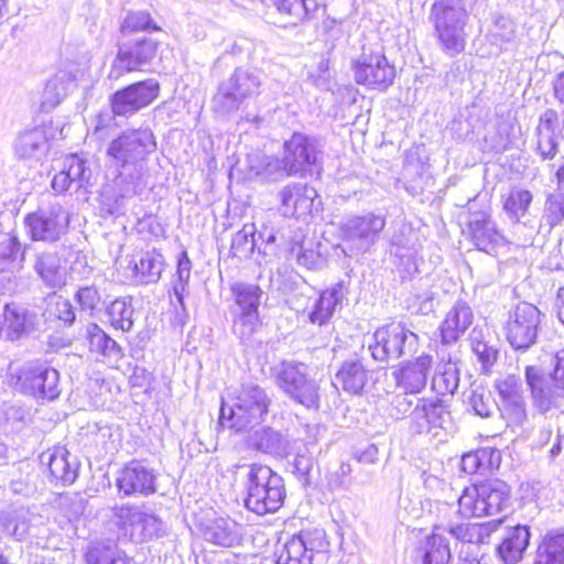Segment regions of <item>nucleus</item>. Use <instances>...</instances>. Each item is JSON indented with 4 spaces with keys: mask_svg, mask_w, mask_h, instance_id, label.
<instances>
[{
    "mask_svg": "<svg viewBox=\"0 0 564 564\" xmlns=\"http://www.w3.org/2000/svg\"><path fill=\"white\" fill-rule=\"evenodd\" d=\"M160 26L152 20L147 11L128 12L121 24V32L132 33L139 31H159Z\"/></svg>",
    "mask_w": 564,
    "mask_h": 564,
    "instance_id": "56",
    "label": "nucleus"
},
{
    "mask_svg": "<svg viewBox=\"0 0 564 564\" xmlns=\"http://www.w3.org/2000/svg\"><path fill=\"white\" fill-rule=\"evenodd\" d=\"M343 289V282H338L321 293L308 315V319L312 324L323 326L330 321L336 307L344 299Z\"/></svg>",
    "mask_w": 564,
    "mask_h": 564,
    "instance_id": "36",
    "label": "nucleus"
},
{
    "mask_svg": "<svg viewBox=\"0 0 564 564\" xmlns=\"http://www.w3.org/2000/svg\"><path fill=\"white\" fill-rule=\"evenodd\" d=\"M257 227L254 224H246L237 231L231 240V252L239 259H248L257 249L261 251V245H258L256 238Z\"/></svg>",
    "mask_w": 564,
    "mask_h": 564,
    "instance_id": "47",
    "label": "nucleus"
},
{
    "mask_svg": "<svg viewBox=\"0 0 564 564\" xmlns=\"http://www.w3.org/2000/svg\"><path fill=\"white\" fill-rule=\"evenodd\" d=\"M386 227V219L372 213L352 216L343 223L340 231L346 242L352 243L359 251H367L378 240Z\"/></svg>",
    "mask_w": 564,
    "mask_h": 564,
    "instance_id": "17",
    "label": "nucleus"
},
{
    "mask_svg": "<svg viewBox=\"0 0 564 564\" xmlns=\"http://www.w3.org/2000/svg\"><path fill=\"white\" fill-rule=\"evenodd\" d=\"M46 312L48 317L55 318L69 327L76 319L75 310L69 300L63 296H53L50 299Z\"/></svg>",
    "mask_w": 564,
    "mask_h": 564,
    "instance_id": "55",
    "label": "nucleus"
},
{
    "mask_svg": "<svg viewBox=\"0 0 564 564\" xmlns=\"http://www.w3.org/2000/svg\"><path fill=\"white\" fill-rule=\"evenodd\" d=\"M541 324L540 310L528 302L518 303L505 323L507 341L516 350H527L535 344Z\"/></svg>",
    "mask_w": 564,
    "mask_h": 564,
    "instance_id": "11",
    "label": "nucleus"
},
{
    "mask_svg": "<svg viewBox=\"0 0 564 564\" xmlns=\"http://www.w3.org/2000/svg\"><path fill=\"white\" fill-rule=\"evenodd\" d=\"M273 371L274 383L291 400L306 409H318L319 386L308 375L305 364L284 360Z\"/></svg>",
    "mask_w": 564,
    "mask_h": 564,
    "instance_id": "7",
    "label": "nucleus"
},
{
    "mask_svg": "<svg viewBox=\"0 0 564 564\" xmlns=\"http://www.w3.org/2000/svg\"><path fill=\"white\" fill-rule=\"evenodd\" d=\"M296 262L310 270H319L325 267L326 258L317 250L313 241L294 242L290 249Z\"/></svg>",
    "mask_w": 564,
    "mask_h": 564,
    "instance_id": "48",
    "label": "nucleus"
},
{
    "mask_svg": "<svg viewBox=\"0 0 564 564\" xmlns=\"http://www.w3.org/2000/svg\"><path fill=\"white\" fill-rule=\"evenodd\" d=\"M511 489L500 479H488L466 487L458 499V512L465 518L491 517L510 509Z\"/></svg>",
    "mask_w": 564,
    "mask_h": 564,
    "instance_id": "5",
    "label": "nucleus"
},
{
    "mask_svg": "<svg viewBox=\"0 0 564 564\" xmlns=\"http://www.w3.org/2000/svg\"><path fill=\"white\" fill-rule=\"evenodd\" d=\"M160 89L154 78L130 84L110 96V107L119 117H131L151 105L159 97Z\"/></svg>",
    "mask_w": 564,
    "mask_h": 564,
    "instance_id": "16",
    "label": "nucleus"
},
{
    "mask_svg": "<svg viewBox=\"0 0 564 564\" xmlns=\"http://www.w3.org/2000/svg\"><path fill=\"white\" fill-rule=\"evenodd\" d=\"M89 345L93 351L101 354L105 358L118 361L123 357L120 345L107 335L97 324L88 327Z\"/></svg>",
    "mask_w": 564,
    "mask_h": 564,
    "instance_id": "46",
    "label": "nucleus"
},
{
    "mask_svg": "<svg viewBox=\"0 0 564 564\" xmlns=\"http://www.w3.org/2000/svg\"><path fill=\"white\" fill-rule=\"evenodd\" d=\"M191 270H192V262L188 258V254L186 251H182L178 256L177 260V270H176V276L177 282L173 285V291L176 296L177 302L183 306V300H184V292L186 289V285L188 283L189 276H191Z\"/></svg>",
    "mask_w": 564,
    "mask_h": 564,
    "instance_id": "57",
    "label": "nucleus"
},
{
    "mask_svg": "<svg viewBox=\"0 0 564 564\" xmlns=\"http://www.w3.org/2000/svg\"><path fill=\"white\" fill-rule=\"evenodd\" d=\"M267 14L280 28H293L308 20L316 8L314 0H268Z\"/></svg>",
    "mask_w": 564,
    "mask_h": 564,
    "instance_id": "20",
    "label": "nucleus"
},
{
    "mask_svg": "<svg viewBox=\"0 0 564 564\" xmlns=\"http://www.w3.org/2000/svg\"><path fill=\"white\" fill-rule=\"evenodd\" d=\"M250 448L271 456H283L289 446L285 436L268 426L253 431L248 437Z\"/></svg>",
    "mask_w": 564,
    "mask_h": 564,
    "instance_id": "35",
    "label": "nucleus"
},
{
    "mask_svg": "<svg viewBox=\"0 0 564 564\" xmlns=\"http://www.w3.org/2000/svg\"><path fill=\"white\" fill-rule=\"evenodd\" d=\"M500 413L508 427L512 432L524 431L528 422L527 403L524 399L513 401H502Z\"/></svg>",
    "mask_w": 564,
    "mask_h": 564,
    "instance_id": "51",
    "label": "nucleus"
},
{
    "mask_svg": "<svg viewBox=\"0 0 564 564\" xmlns=\"http://www.w3.org/2000/svg\"><path fill=\"white\" fill-rule=\"evenodd\" d=\"M500 463V452L492 447H481L462 456L460 467L466 474L473 475L481 470L497 468Z\"/></svg>",
    "mask_w": 564,
    "mask_h": 564,
    "instance_id": "40",
    "label": "nucleus"
},
{
    "mask_svg": "<svg viewBox=\"0 0 564 564\" xmlns=\"http://www.w3.org/2000/svg\"><path fill=\"white\" fill-rule=\"evenodd\" d=\"M368 381V370L360 360L345 361L335 375L333 384L350 394H359Z\"/></svg>",
    "mask_w": 564,
    "mask_h": 564,
    "instance_id": "32",
    "label": "nucleus"
},
{
    "mask_svg": "<svg viewBox=\"0 0 564 564\" xmlns=\"http://www.w3.org/2000/svg\"><path fill=\"white\" fill-rule=\"evenodd\" d=\"M459 386V369L457 362L448 359L440 365L432 378V389L440 395H453Z\"/></svg>",
    "mask_w": 564,
    "mask_h": 564,
    "instance_id": "45",
    "label": "nucleus"
},
{
    "mask_svg": "<svg viewBox=\"0 0 564 564\" xmlns=\"http://www.w3.org/2000/svg\"><path fill=\"white\" fill-rule=\"evenodd\" d=\"M419 552L421 564H448L452 558L448 540L440 532H433Z\"/></svg>",
    "mask_w": 564,
    "mask_h": 564,
    "instance_id": "43",
    "label": "nucleus"
},
{
    "mask_svg": "<svg viewBox=\"0 0 564 564\" xmlns=\"http://www.w3.org/2000/svg\"><path fill=\"white\" fill-rule=\"evenodd\" d=\"M164 267L163 256L154 250L145 252L135 263V271L142 275L144 283L159 281Z\"/></svg>",
    "mask_w": 564,
    "mask_h": 564,
    "instance_id": "53",
    "label": "nucleus"
},
{
    "mask_svg": "<svg viewBox=\"0 0 564 564\" xmlns=\"http://www.w3.org/2000/svg\"><path fill=\"white\" fill-rule=\"evenodd\" d=\"M409 393L395 394L390 403L389 415L395 420L403 419L409 415L411 419V412L414 408V402L408 397Z\"/></svg>",
    "mask_w": 564,
    "mask_h": 564,
    "instance_id": "63",
    "label": "nucleus"
},
{
    "mask_svg": "<svg viewBox=\"0 0 564 564\" xmlns=\"http://www.w3.org/2000/svg\"><path fill=\"white\" fill-rule=\"evenodd\" d=\"M431 366L432 357L423 354L414 361L401 364L392 371V377L398 388L405 393L416 394L425 388Z\"/></svg>",
    "mask_w": 564,
    "mask_h": 564,
    "instance_id": "24",
    "label": "nucleus"
},
{
    "mask_svg": "<svg viewBox=\"0 0 564 564\" xmlns=\"http://www.w3.org/2000/svg\"><path fill=\"white\" fill-rule=\"evenodd\" d=\"M50 150L46 132L41 127L21 132L14 142L15 155L21 160L40 161Z\"/></svg>",
    "mask_w": 564,
    "mask_h": 564,
    "instance_id": "29",
    "label": "nucleus"
},
{
    "mask_svg": "<svg viewBox=\"0 0 564 564\" xmlns=\"http://www.w3.org/2000/svg\"><path fill=\"white\" fill-rule=\"evenodd\" d=\"M352 69L359 85L380 91L391 86L395 78V68L386 55L381 52H367L366 48L354 62Z\"/></svg>",
    "mask_w": 564,
    "mask_h": 564,
    "instance_id": "15",
    "label": "nucleus"
},
{
    "mask_svg": "<svg viewBox=\"0 0 564 564\" xmlns=\"http://www.w3.org/2000/svg\"><path fill=\"white\" fill-rule=\"evenodd\" d=\"M75 300L83 312L94 315L100 310L101 295L96 286L87 285L79 288L75 294Z\"/></svg>",
    "mask_w": 564,
    "mask_h": 564,
    "instance_id": "58",
    "label": "nucleus"
},
{
    "mask_svg": "<svg viewBox=\"0 0 564 564\" xmlns=\"http://www.w3.org/2000/svg\"><path fill=\"white\" fill-rule=\"evenodd\" d=\"M34 270L50 288H61L66 282V271L56 252H42L36 256Z\"/></svg>",
    "mask_w": 564,
    "mask_h": 564,
    "instance_id": "38",
    "label": "nucleus"
},
{
    "mask_svg": "<svg viewBox=\"0 0 564 564\" xmlns=\"http://www.w3.org/2000/svg\"><path fill=\"white\" fill-rule=\"evenodd\" d=\"M497 390L502 401L524 399L522 381L514 375H509L497 382Z\"/></svg>",
    "mask_w": 564,
    "mask_h": 564,
    "instance_id": "59",
    "label": "nucleus"
},
{
    "mask_svg": "<svg viewBox=\"0 0 564 564\" xmlns=\"http://www.w3.org/2000/svg\"><path fill=\"white\" fill-rule=\"evenodd\" d=\"M113 516L131 535L138 534L141 540L160 538L165 531L163 521L153 513L143 511L140 507L122 505L112 508Z\"/></svg>",
    "mask_w": 564,
    "mask_h": 564,
    "instance_id": "18",
    "label": "nucleus"
},
{
    "mask_svg": "<svg viewBox=\"0 0 564 564\" xmlns=\"http://www.w3.org/2000/svg\"><path fill=\"white\" fill-rule=\"evenodd\" d=\"M202 533L207 542L230 547L240 541L241 527L230 518L219 517L207 521L202 528Z\"/></svg>",
    "mask_w": 564,
    "mask_h": 564,
    "instance_id": "30",
    "label": "nucleus"
},
{
    "mask_svg": "<svg viewBox=\"0 0 564 564\" xmlns=\"http://www.w3.org/2000/svg\"><path fill=\"white\" fill-rule=\"evenodd\" d=\"M283 170L288 175L303 173L317 161V151L314 141L308 137L294 133L284 143Z\"/></svg>",
    "mask_w": 564,
    "mask_h": 564,
    "instance_id": "21",
    "label": "nucleus"
},
{
    "mask_svg": "<svg viewBox=\"0 0 564 564\" xmlns=\"http://www.w3.org/2000/svg\"><path fill=\"white\" fill-rule=\"evenodd\" d=\"M261 84L258 72L236 68L228 79L219 84L213 98V110L220 117L236 112L247 98L259 94Z\"/></svg>",
    "mask_w": 564,
    "mask_h": 564,
    "instance_id": "9",
    "label": "nucleus"
},
{
    "mask_svg": "<svg viewBox=\"0 0 564 564\" xmlns=\"http://www.w3.org/2000/svg\"><path fill=\"white\" fill-rule=\"evenodd\" d=\"M536 151L543 160L553 159L557 153L562 139V127L558 115L553 109H546L540 117L536 128Z\"/></svg>",
    "mask_w": 564,
    "mask_h": 564,
    "instance_id": "28",
    "label": "nucleus"
},
{
    "mask_svg": "<svg viewBox=\"0 0 564 564\" xmlns=\"http://www.w3.org/2000/svg\"><path fill=\"white\" fill-rule=\"evenodd\" d=\"M452 426L449 405L441 399L420 398L411 412L409 430L412 434L437 435Z\"/></svg>",
    "mask_w": 564,
    "mask_h": 564,
    "instance_id": "14",
    "label": "nucleus"
},
{
    "mask_svg": "<svg viewBox=\"0 0 564 564\" xmlns=\"http://www.w3.org/2000/svg\"><path fill=\"white\" fill-rule=\"evenodd\" d=\"M390 243L391 254L410 261L415 250V234L412 227L404 221L397 223L390 238Z\"/></svg>",
    "mask_w": 564,
    "mask_h": 564,
    "instance_id": "44",
    "label": "nucleus"
},
{
    "mask_svg": "<svg viewBox=\"0 0 564 564\" xmlns=\"http://www.w3.org/2000/svg\"><path fill=\"white\" fill-rule=\"evenodd\" d=\"M154 470L140 460H131L118 474L117 487L124 496H149L155 492Z\"/></svg>",
    "mask_w": 564,
    "mask_h": 564,
    "instance_id": "19",
    "label": "nucleus"
},
{
    "mask_svg": "<svg viewBox=\"0 0 564 564\" xmlns=\"http://www.w3.org/2000/svg\"><path fill=\"white\" fill-rule=\"evenodd\" d=\"M112 327L122 332H130L133 326L134 308L131 302L124 299H116L107 308Z\"/></svg>",
    "mask_w": 564,
    "mask_h": 564,
    "instance_id": "50",
    "label": "nucleus"
},
{
    "mask_svg": "<svg viewBox=\"0 0 564 564\" xmlns=\"http://www.w3.org/2000/svg\"><path fill=\"white\" fill-rule=\"evenodd\" d=\"M532 193L527 189L513 188L508 194L503 203V208L510 218L519 221L525 216L531 203Z\"/></svg>",
    "mask_w": 564,
    "mask_h": 564,
    "instance_id": "52",
    "label": "nucleus"
},
{
    "mask_svg": "<svg viewBox=\"0 0 564 564\" xmlns=\"http://www.w3.org/2000/svg\"><path fill=\"white\" fill-rule=\"evenodd\" d=\"M471 241L478 250L486 253H495L500 247H503L506 239L497 229L496 224L485 213H478L473 216L468 223Z\"/></svg>",
    "mask_w": 564,
    "mask_h": 564,
    "instance_id": "26",
    "label": "nucleus"
},
{
    "mask_svg": "<svg viewBox=\"0 0 564 564\" xmlns=\"http://www.w3.org/2000/svg\"><path fill=\"white\" fill-rule=\"evenodd\" d=\"M87 564H134L124 551L112 543H94L86 552Z\"/></svg>",
    "mask_w": 564,
    "mask_h": 564,
    "instance_id": "42",
    "label": "nucleus"
},
{
    "mask_svg": "<svg viewBox=\"0 0 564 564\" xmlns=\"http://www.w3.org/2000/svg\"><path fill=\"white\" fill-rule=\"evenodd\" d=\"M276 564H318V558L324 557L313 546L310 533H300L286 539L275 547Z\"/></svg>",
    "mask_w": 564,
    "mask_h": 564,
    "instance_id": "22",
    "label": "nucleus"
},
{
    "mask_svg": "<svg viewBox=\"0 0 564 564\" xmlns=\"http://www.w3.org/2000/svg\"><path fill=\"white\" fill-rule=\"evenodd\" d=\"M533 564H564V531H550L543 536Z\"/></svg>",
    "mask_w": 564,
    "mask_h": 564,
    "instance_id": "39",
    "label": "nucleus"
},
{
    "mask_svg": "<svg viewBox=\"0 0 564 564\" xmlns=\"http://www.w3.org/2000/svg\"><path fill=\"white\" fill-rule=\"evenodd\" d=\"M33 513L26 507H11L0 512V532L17 541H24L30 533Z\"/></svg>",
    "mask_w": 564,
    "mask_h": 564,
    "instance_id": "31",
    "label": "nucleus"
},
{
    "mask_svg": "<svg viewBox=\"0 0 564 564\" xmlns=\"http://www.w3.org/2000/svg\"><path fill=\"white\" fill-rule=\"evenodd\" d=\"M272 400L264 388L254 382L241 384L231 406L220 408L219 423L228 429L243 431L260 424L268 415Z\"/></svg>",
    "mask_w": 564,
    "mask_h": 564,
    "instance_id": "3",
    "label": "nucleus"
},
{
    "mask_svg": "<svg viewBox=\"0 0 564 564\" xmlns=\"http://www.w3.org/2000/svg\"><path fill=\"white\" fill-rule=\"evenodd\" d=\"M528 525H517L508 531L502 543L497 547V553L505 564H517L523 556L530 542Z\"/></svg>",
    "mask_w": 564,
    "mask_h": 564,
    "instance_id": "34",
    "label": "nucleus"
},
{
    "mask_svg": "<svg viewBox=\"0 0 564 564\" xmlns=\"http://www.w3.org/2000/svg\"><path fill=\"white\" fill-rule=\"evenodd\" d=\"M47 466L51 476L63 485H72L77 478L79 463L77 458L65 448H56L51 453Z\"/></svg>",
    "mask_w": 564,
    "mask_h": 564,
    "instance_id": "37",
    "label": "nucleus"
},
{
    "mask_svg": "<svg viewBox=\"0 0 564 564\" xmlns=\"http://www.w3.org/2000/svg\"><path fill=\"white\" fill-rule=\"evenodd\" d=\"M117 117L111 107L110 110H101L88 131L91 141L99 147L105 144L107 161L118 171L113 180L116 206L111 214H122L124 200L143 191L147 161L156 151L154 133L148 127L126 129L112 138L118 128Z\"/></svg>",
    "mask_w": 564,
    "mask_h": 564,
    "instance_id": "1",
    "label": "nucleus"
},
{
    "mask_svg": "<svg viewBox=\"0 0 564 564\" xmlns=\"http://www.w3.org/2000/svg\"><path fill=\"white\" fill-rule=\"evenodd\" d=\"M351 467L349 464L341 462L337 469L328 475V485L335 489H348L351 482Z\"/></svg>",
    "mask_w": 564,
    "mask_h": 564,
    "instance_id": "64",
    "label": "nucleus"
},
{
    "mask_svg": "<svg viewBox=\"0 0 564 564\" xmlns=\"http://www.w3.org/2000/svg\"><path fill=\"white\" fill-rule=\"evenodd\" d=\"M91 174V169L87 165V162L73 154L64 160L63 167L54 175L51 186L58 194L72 189L77 192L89 184Z\"/></svg>",
    "mask_w": 564,
    "mask_h": 564,
    "instance_id": "23",
    "label": "nucleus"
},
{
    "mask_svg": "<svg viewBox=\"0 0 564 564\" xmlns=\"http://www.w3.org/2000/svg\"><path fill=\"white\" fill-rule=\"evenodd\" d=\"M2 319L7 338L15 340L34 326L35 314L17 303H11L4 305Z\"/></svg>",
    "mask_w": 564,
    "mask_h": 564,
    "instance_id": "33",
    "label": "nucleus"
},
{
    "mask_svg": "<svg viewBox=\"0 0 564 564\" xmlns=\"http://www.w3.org/2000/svg\"><path fill=\"white\" fill-rule=\"evenodd\" d=\"M158 48L159 42L151 37L119 44L109 76L118 79L126 73L145 70L155 58Z\"/></svg>",
    "mask_w": 564,
    "mask_h": 564,
    "instance_id": "13",
    "label": "nucleus"
},
{
    "mask_svg": "<svg viewBox=\"0 0 564 564\" xmlns=\"http://www.w3.org/2000/svg\"><path fill=\"white\" fill-rule=\"evenodd\" d=\"M316 191L303 183L285 185L279 193L281 213L286 217L306 216L311 213Z\"/></svg>",
    "mask_w": 564,
    "mask_h": 564,
    "instance_id": "25",
    "label": "nucleus"
},
{
    "mask_svg": "<svg viewBox=\"0 0 564 564\" xmlns=\"http://www.w3.org/2000/svg\"><path fill=\"white\" fill-rule=\"evenodd\" d=\"M468 18L464 0H435L431 6L429 20L447 55L455 56L464 51Z\"/></svg>",
    "mask_w": 564,
    "mask_h": 564,
    "instance_id": "4",
    "label": "nucleus"
},
{
    "mask_svg": "<svg viewBox=\"0 0 564 564\" xmlns=\"http://www.w3.org/2000/svg\"><path fill=\"white\" fill-rule=\"evenodd\" d=\"M516 33L514 23L506 18L498 17L491 30V35L497 44L509 43L513 40Z\"/></svg>",
    "mask_w": 564,
    "mask_h": 564,
    "instance_id": "62",
    "label": "nucleus"
},
{
    "mask_svg": "<svg viewBox=\"0 0 564 564\" xmlns=\"http://www.w3.org/2000/svg\"><path fill=\"white\" fill-rule=\"evenodd\" d=\"M564 223V193H550L544 202L540 218V231L550 234L553 228Z\"/></svg>",
    "mask_w": 564,
    "mask_h": 564,
    "instance_id": "41",
    "label": "nucleus"
},
{
    "mask_svg": "<svg viewBox=\"0 0 564 564\" xmlns=\"http://www.w3.org/2000/svg\"><path fill=\"white\" fill-rule=\"evenodd\" d=\"M10 386L35 399L53 401L61 394L59 372L44 364L29 362L20 368H10Z\"/></svg>",
    "mask_w": 564,
    "mask_h": 564,
    "instance_id": "8",
    "label": "nucleus"
},
{
    "mask_svg": "<svg viewBox=\"0 0 564 564\" xmlns=\"http://www.w3.org/2000/svg\"><path fill=\"white\" fill-rule=\"evenodd\" d=\"M468 404L474 413L480 417H490L496 409V404L489 392L473 390L468 397Z\"/></svg>",
    "mask_w": 564,
    "mask_h": 564,
    "instance_id": "60",
    "label": "nucleus"
},
{
    "mask_svg": "<svg viewBox=\"0 0 564 564\" xmlns=\"http://www.w3.org/2000/svg\"><path fill=\"white\" fill-rule=\"evenodd\" d=\"M552 365L549 376L536 366H527L524 370L532 403L542 413L560 408L564 401V349L553 356Z\"/></svg>",
    "mask_w": 564,
    "mask_h": 564,
    "instance_id": "6",
    "label": "nucleus"
},
{
    "mask_svg": "<svg viewBox=\"0 0 564 564\" xmlns=\"http://www.w3.org/2000/svg\"><path fill=\"white\" fill-rule=\"evenodd\" d=\"M245 490L246 508L259 516L278 511L285 498L283 478L269 466L260 464L249 466Z\"/></svg>",
    "mask_w": 564,
    "mask_h": 564,
    "instance_id": "2",
    "label": "nucleus"
},
{
    "mask_svg": "<svg viewBox=\"0 0 564 564\" xmlns=\"http://www.w3.org/2000/svg\"><path fill=\"white\" fill-rule=\"evenodd\" d=\"M373 343L369 350L375 360L389 362L412 356L419 346V336L402 323H391L373 333Z\"/></svg>",
    "mask_w": 564,
    "mask_h": 564,
    "instance_id": "10",
    "label": "nucleus"
},
{
    "mask_svg": "<svg viewBox=\"0 0 564 564\" xmlns=\"http://www.w3.org/2000/svg\"><path fill=\"white\" fill-rule=\"evenodd\" d=\"M473 321L474 313L471 307L465 301H456L440 325L442 344H455L471 326Z\"/></svg>",
    "mask_w": 564,
    "mask_h": 564,
    "instance_id": "27",
    "label": "nucleus"
},
{
    "mask_svg": "<svg viewBox=\"0 0 564 564\" xmlns=\"http://www.w3.org/2000/svg\"><path fill=\"white\" fill-rule=\"evenodd\" d=\"M231 292L235 296L237 311L259 312L258 307L263 293L259 285L237 282L231 285Z\"/></svg>",
    "mask_w": 564,
    "mask_h": 564,
    "instance_id": "49",
    "label": "nucleus"
},
{
    "mask_svg": "<svg viewBox=\"0 0 564 564\" xmlns=\"http://www.w3.org/2000/svg\"><path fill=\"white\" fill-rule=\"evenodd\" d=\"M234 333L241 339L248 340L260 326L259 312L235 311Z\"/></svg>",
    "mask_w": 564,
    "mask_h": 564,
    "instance_id": "54",
    "label": "nucleus"
},
{
    "mask_svg": "<svg viewBox=\"0 0 564 564\" xmlns=\"http://www.w3.org/2000/svg\"><path fill=\"white\" fill-rule=\"evenodd\" d=\"M24 224L33 241L52 243L67 231L69 216L62 205L51 204L28 214Z\"/></svg>",
    "mask_w": 564,
    "mask_h": 564,
    "instance_id": "12",
    "label": "nucleus"
},
{
    "mask_svg": "<svg viewBox=\"0 0 564 564\" xmlns=\"http://www.w3.org/2000/svg\"><path fill=\"white\" fill-rule=\"evenodd\" d=\"M293 474L296 475L299 480L307 486L311 482V471L314 467V457L308 451L297 453L293 459Z\"/></svg>",
    "mask_w": 564,
    "mask_h": 564,
    "instance_id": "61",
    "label": "nucleus"
}]
</instances>
